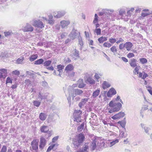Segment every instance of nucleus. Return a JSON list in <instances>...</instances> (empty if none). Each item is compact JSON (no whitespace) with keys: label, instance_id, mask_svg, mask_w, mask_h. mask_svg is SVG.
Here are the masks:
<instances>
[{"label":"nucleus","instance_id":"1","mask_svg":"<svg viewBox=\"0 0 152 152\" xmlns=\"http://www.w3.org/2000/svg\"><path fill=\"white\" fill-rule=\"evenodd\" d=\"M97 141V140L96 138L92 139L91 144L90 146L91 151H93L95 149L101 151L105 148V144L104 142L100 141V142L98 143Z\"/></svg>","mask_w":152,"mask_h":152},{"label":"nucleus","instance_id":"2","mask_svg":"<svg viewBox=\"0 0 152 152\" xmlns=\"http://www.w3.org/2000/svg\"><path fill=\"white\" fill-rule=\"evenodd\" d=\"M82 111L80 110H75L73 113L74 121L77 122H81V116Z\"/></svg>","mask_w":152,"mask_h":152},{"label":"nucleus","instance_id":"3","mask_svg":"<svg viewBox=\"0 0 152 152\" xmlns=\"http://www.w3.org/2000/svg\"><path fill=\"white\" fill-rule=\"evenodd\" d=\"M122 107V105L120 102H115L113 108L110 110L108 112L112 113L113 112L118 111L120 110Z\"/></svg>","mask_w":152,"mask_h":152},{"label":"nucleus","instance_id":"4","mask_svg":"<svg viewBox=\"0 0 152 152\" xmlns=\"http://www.w3.org/2000/svg\"><path fill=\"white\" fill-rule=\"evenodd\" d=\"M71 91V95L73 98L75 97L77 95H80L83 93V91L80 89H74L72 87L70 88Z\"/></svg>","mask_w":152,"mask_h":152},{"label":"nucleus","instance_id":"5","mask_svg":"<svg viewBox=\"0 0 152 152\" xmlns=\"http://www.w3.org/2000/svg\"><path fill=\"white\" fill-rule=\"evenodd\" d=\"M33 25L35 27H37L42 29L44 27V25L43 23L39 20H34Z\"/></svg>","mask_w":152,"mask_h":152},{"label":"nucleus","instance_id":"6","mask_svg":"<svg viewBox=\"0 0 152 152\" xmlns=\"http://www.w3.org/2000/svg\"><path fill=\"white\" fill-rule=\"evenodd\" d=\"M70 56L74 60H76L77 59L80 58L79 51L75 49L72 51Z\"/></svg>","mask_w":152,"mask_h":152},{"label":"nucleus","instance_id":"7","mask_svg":"<svg viewBox=\"0 0 152 152\" xmlns=\"http://www.w3.org/2000/svg\"><path fill=\"white\" fill-rule=\"evenodd\" d=\"M39 141L36 139L34 140L31 143V148L33 150H34L37 152L38 148V143Z\"/></svg>","mask_w":152,"mask_h":152},{"label":"nucleus","instance_id":"8","mask_svg":"<svg viewBox=\"0 0 152 152\" xmlns=\"http://www.w3.org/2000/svg\"><path fill=\"white\" fill-rule=\"evenodd\" d=\"M46 139L43 137L40 138V141L39 145V148L41 150H42L44 148L46 145Z\"/></svg>","mask_w":152,"mask_h":152},{"label":"nucleus","instance_id":"9","mask_svg":"<svg viewBox=\"0 0 152 152\" xmlns=\"http://www.w3.org/2000/svg\"><path fill=\"white\" fill-rule=\"evenodd\" d=\"M34 28L32 26L28 23H27L23 29L24 32H31L33 31Z\"/></svg>","mask_w":152,"mask_h":152},{"label":"nucleus","instance_id":"10","mask_svg":"<svg viewBox=\"0 0 152 152\" xmlns=\"http://www.w3.org/2000/svg\"><path fill=\"white\" fill-rule=\"evenodd\" d=\"M125 115V114L124 112H120L112 116L111 118L114 120L118 119L124 117Z\"/></svg>","mask_w":152,"mask_h":152},{"label":"nucleus","instance_id":"11","mask_svg":"<svg viewBox=\"0 0 152 152\" xmlns=\"http://www.w3.org/2000/svg\"><path fill=\"white\" fill-rule=\"evenodd\" d=\"M65 13L64 11H59L54 12L53 15L55 18H59L64 16Z\"/></svg>","mask_w":152,"mask_h":152},{"label":"nucleus","instance_id":"12","mask_svg":"<svg viewBox=\"0 0 152 152\" xmlns=\"http://www.w3.org/2000/svg\"><path fill=\"white\" fill-rule=\"evenodd\" d=\"M62 28H67L68 26L70 24L69 20H63L61 21L60 23Z\"/></svg>","mask_w":152,"mask_h":152},{"label":"nucleus","instance_id":"13","mask_svg":"<svg viewBox=\"0 0 152 152\" xmlns=\"http://www.w3.org/2000/svg\"><path fill=\"white\" fill-rule=\"evenodd\" d=\"M77 140L80 143H82L85 138V136L83 134L80 133L78 134L77 136Z\"/></svg>","mask_w":152,"mask_h":152},{"label":"nucleus","instance_id":"14","mask_svg":"<svg viewBox=\"0 0 152 152\" xmlns=\"http://www.w3.org/2000/svg\"><path fill=\"white\" fill-rule=\"evenodd\" d=\"M132 46V44L130 42H127L124 43L125 48L128 51L130 50Z\"/></svg>","mask_w":152,"mask_h":152},{"label":"nucleus","instance_id":"15","mask_svg":"<svg viewBox=\"0 0 152 152\" xmlns=\"http://www.w3.org/2000/svg\"><path fill=\"white\" fill-rule=\"evenodd\" d=\"M88 99V98H86L82 99L81 100L80 102L78 104V106L81 109L82 107L86 103Z\"/></svg>","mask_w":152,"mask_h":152},{"label":"nucleus","instance_id":"16","mask_svg":"<svg viewBox=\"0 0 152 152\" xmlns=\"http://www.w3.org/2000/svg\"><path fill=\"white\" fill-rule=\"evenodd\" d=\"M102 88L104 89L108 88L111 85L110 83L107 81H104L102 84Z\"/></svg>","mask_w":152,"mask_h":152},{"label":"nucleus","instance_id":"17","mask_svg":"<svg viewBox=\"0 0 152 152\" xmlns=\"http://www.w3.org/2000/svg\"><path fill=\"white\" fill-rule=\"evenodd\" d=\"M40 130L42 132L46 133L48 132L49 129L47 126H43L41 127Z\"/></svg>","mask_w":152,"mask_h":152},{"label":"nucleus","instance_id":"18","mask_svg":"<svg viewBox=\"0 0 152 152\" xmlns=\"http://www.w3.org/2000/svg\"><path fill=\"white\" fill-rule=\"evenodd\" d=\"M136 60L134 58H132L129 64L132 67H135L137 66L136 64Z\"/></svg>","mask_w":152,"mask_h":152},{"label":"nucleus","instance_id":"19","mask_svg":"<svg viewBox=\"0 0 152 152\" xmlns=\"http://www.w3.org/2000/svg\"><path fill=\"white\" fill-rule=\"evenodd\" d=\"M86 83L91 85H93L95 83V81L94 80L90 77H88L86 81Z\"/></svg>","mask_w":152,"mask_h":152},{"label":"nucleus","instance_id":"20","mask_svg":"<svg viewBox=\"0 0 152 152\" xmlns=\"http://www.w3.org/2000/svg\"><path fill=\"white\" fill-rule=\"evenodd\" d=\"M47 117V115L44 113H41L39 115V118L42 121L45 120Z\"/></svg>","mask_w":152,"mask_h":152},{"label":"nucleus","instance_id":"21","mask_svg":"<svg viewBox=\"0 0 152 152\" xmlns=\"http://www.w3.org/2000/svg\"><path fill=\"white\" fill-rule=\"evenodd\" d=\"M78 34L75 31H72V33L69 35V36L71 37V38L72 40L74 39L76 36H77Z\"/></svg>","mask_w":152,"mask_h":152},{"label":"nucleus","instance_id":"22","mask_svg":"<svg viewBox=\"0 0 152 152\" xmlns=\"http://www.w3.org/2000/svg\"><path fill=\"white\" fill-rule=\"evenodd\" d=\"M88 148L89 147L88 144L86 143L83 145L82 148L81 149V151L82 152H89L88 151Z\"/></svg>","mask_w":152,"mask_h":152},{"label":"nucleus","instance_id":"23","mask_svg":"<svg viewBox=\"0 0 152 152\" xmlns=\"http://www.w3.org/2000/svg\"><path fill=\"white\" fill-rule=\"evenodd\" d=\"M81 144V143H80L77 140H74L72 143V144L74 146V147L77 148L79 147Z\"/></svg>","mask_w":152,"mask_h":152},{"label":"nucleus","instance_id":"24","mask_svg":"<svg viewBox=\"0 0 152 152\" xmlns=\"http://www.w3.org/2000/svg\"><path fill=\"white\" fill-rule=\"evenodd\" d=\"M104 13L105 15H110L112 14L109 12H114V10H107V9H104Z\"/></svg>","mask_w":152,"mask_h":152},{"label":"nucleus","instance_id":"25","mask_svg":"<svg viewBox=\"0 0 152 152\" xmlns=\"http://www.w3.org/2000/svg\"><path fill=\"white\" fill-rule=\"evenodd\" d=\"M98 41L100 43H102L107 40V37H101L98 39Z\"/></svg>","mask_w":152,"mask_h":152},{"label":"nucleus","instance_id":"26","mask_svg":"<svg viewBox=\"0 0 152 152\" xmlns=\"http://www.w3.org/2000/svg\"><path fill=\"white\" fill-rule=\"evenodd\" d=\"M44 62V60L42 58L39 59L34 61V64L39 65L42 64Z\"/></svg>","mask_w":152,"mask_h":152},{"label":"nucleus","instance_id":"27","mask_svg":"<svg viewBox=\"0 0 152 152\" xmlns=\"http://www.w3.org/2000/svg\"><path fill=\"white\" fill-rule=\"evenodd\" d=\"M78 40H79V44L80 45L81 47L80 48H82V47L83 46V44L82 40V38L80 35V32H79V35L78 36Z\"/></svg>","mask_w":152,"mask_h":152},{"label":"nucleus","instance_id":"28","mask_svg":"<svg viewBox=\"0 0 152 152\" xmlns=\"http://www.w3.org/2000/svg\"><path fill=\"white\" fill-rule=\"evenodd\" d=\"M73 69V67L72 65L71 64H69L66 66L65 70L67 72L68 71L72 70Z\"/></svg>","mask_w":152,"mask_h":152},{"label":"nucleus","instance_id":"29","mask_svg":"<svg viewBox=\"0 0 152 152\" xmlns=\"http://www.w3.org/2000/svg\"><path fill=\"white\" fill-rule=\"evenodd\" d=\"M100 92V90L97 89L94 91L92 94V96L94 98H95L98 96Z\"/></svg>","mask_w":152,"mask_h":152},{"label":"nucleus","instance_id":"30","mask_svg":"<svg viewBox=\"0 0 152 152\" xmlns=\"http://www.w3.org/2000/svg\"><path fill=\"white\" fill-rule=\"evenodd\" d=\"M38 56L37 55H33L29 57V61H33L37 58Z\"/></svg>","mask_w":152,"mask_h":152},{"label":"nucleus","instance_id":"31","mask_svg":"<svg viewBox=\"0 0 152 152\" xmlns=\"http://www.w3.org/2000/svg\"><path fill=\"white\" fill-rule=\"evenodd\" d=\"M23 59L24 57L21 56L17 59L16 60V63L17 64H22L23 63Z\"/></svg>","mask_w":152,"mask_h":152},{"label":"nucleus","instance_id":"32","mask_svg":"<svg viewBox=\"0 0 152 152\" xmlns=\"http://www.w3.org/2000/svg\"><path fill=\"white\" fill-rule=\"evenodd\" d=\"M38 97L39 98H40L41 100L42 99H45L47 98V96L43 94H42L41 93L39 92L38 95Z\"/></svg>","mask_w":152,"mask_h":152},{"label":"nucleus","instance_id":"33","mask_svg":"<svg viewBox=\"0 0 152 152\" xmlns=\"http://www.w3.org/2000/svg\"><path fill=\"white\" fill-rule=\"evenodd\" d=\"M52 61L50 60H47L45 61L43 63L44 66H48L51 63Z\"/></svg>","mask_w":152,"mask_h":152},{"label":"nucleus","instance_id":"34","mask_svg":"<svg viewBox=\"0 0 152 152\" xmlns=\"http://www.w3.org/2000/svg\"><path fill=\"white\" fill-rule=\"evenodd\" d=\"M64 66H62L61 65H58L57 66V69H58V71L59 72H62V69L64 68Z\"/></svg>","mask_w":152,"mask_h":152},{"label":"nucleus","instance_id":"35","mask_svg":"<svg viewBox=\"0 0 152 152\" xmlns=\"http://www.w3.org/2000/svg\"><path fill=\"white\" fill-rule=\"evenodd\" d=\"M111 51L115 54L117 52V49L116 47L115 46H113L110 48Z\"/></svg>","mask_w":152,"mask_h":152},{"label":"nucleus","instance_id":"36","mask_svg":"<svg viewBox=\"0 0 152 152\" xmlns=\"http://www.w3.org/2000/svg\"><path fill=\"white\" fill-rule=\"evenodd\" d=\"M118 123L120 124V125L122 127L125 128V127L126 125V121H119Z\"/></svg>","mask_w":152,"mask_h":152},{"label":"nucleus","instance_id":"37","mask_svg":"<svg viewBox=\"0 0 152 152\" xmlns=\"http://www.w3.org/2000/svg\"><path fill=\"white\" fill-rule=\"evenodd\" d=\"M84 127V123H83L80 126L78 127L77 130L79 131H81L83 129Z\"/></svg>","mask_w":152,"mask_h":152},{"label":"nucleus","instance_id":"38","mask_svg":"<svg viewBox=\"0 0 152 152\" xmlns=\"http://www.w3.org/2000/svg\"><path fill=\"white\" fill-rule=\"evenodd\" d=\"M140 62L142 64L147 62L148 61L147 59L145 58H141L140 59Z\"/></svg>","mask_w":152,"mask_h":152},{"label":"nucleus","instance_id":"39","mask_svg":"<svg viewBox=\"0 0 152 152\" xmlns=\"http://www.w3.org/2000/svg\"><path fill=\"white\" fill-rule=\"evenodd\" d=\"M34 106L37 107H39L40 104L41 102L37 101H34L33 102Z\"/></svg>","mask_w":152,"mask_h":152},{"label":"nucleus","instance_id":"40","mask_svg":"<svg viewBox=\"0 0 152 152\" xmlns=\"http://www.w3.org/2000/svg\"><path fill=\"white\" fill-rule=\"evenodd\" d=\"M109 91L113 95H114L116 93V91L114 88H110Z\"/></svg>","mask_w":152,"mask_h":152},{"label":"nucleus","instance_id":"41","mask_svg":"<svg viewBox=\"0 0 152 152\" xmlns=\"http://www.w3.org/2000/svg\"><path fill=\"white\" fill-rule=\"evenodd\" d=\"M56 145V144H54L48 147L47 150V152H49L52 149H53L54 148V147Z\"/></svg>","mask_w":152,"mask_h":152},{"label":"nucleus","instance_id":"42","mask_svg":"<svg viewBox=\"0 0 152 152\" xmlns=\"http://www.w3.org/2000/svg\"><path fill=\"white\" fill-rule=\"evenodd\" d=\"M112 46V45L108 42H105L103 44V46L105 47L110 48Z\"/></svg>","mask_w":152,"mask_h":152},{"label":"nucleus","instance_id":"43","mask_svg":"<svg viewBox=\"0 0 152 152\" xmlns=\"http://www.w3.org/2000/svg\"><path fill=\"white\" fill-rule=\"evenodd\" d=\"M119 142L118 139H116L115 140L113 141L110 142V147H111L114 145L116 143L118 142Z\"/></svg>","mask_w":152,"mask_h":152},{"label":"nucleus","instance_id":"44","mask_svg":"<svg viewBox=\"0 0 152 152\" xmlns=\"http://www.w3.org/2000/svg\"><path fill=\"white\" fill-rule=\"evenodd\" d=\"M135 68L133 71V73L134 75L138 74L139 73V69L138 68L137 66L135 67Z\"/></svg>","mask_w":152,"mask_h":152},{"label":"nucleus","instance_id":"45","mask_svg":"<svg viewBox=\"0 0 152 152\" xmlns=\"http://www.w3.org/2000/svg\"><path fill=\"white\" fill-rule=\"evenodd\" d=\"M143 129L145 130V132L148 134L149 135V131L150 129L147 126H144Z\"/></svg>","mask_w":152,"mask_h":152},{"label":"nucleus","instance_id":"46","mask_svg":"<svg viewBox=\"0 0 152 152\" xmlns=\"http://www.w3.org/2000/svg\"><path fill=\"white\" fill-rule=\"evenodd\" d=\"M95 32L98 35H100L101 33V29L100 28H98L96 29L95 30Z\"/></svg>","mask_w":152,"mask_h":152},{"label":"nucleus","instance_id":"47","mask_svg":"<svg viewBox=\"0 0 152 152\" xmlns=\"http://www.w3.org/2000/svg\"><path fill=\"white\" fill-rule=\"evenodd\" d=\"M12 74L15 75H19L20 74V72L17 70H14L12 72Z\"/></svg>","mask_w":152,"mask_h":152},{"label":"nucleus","instance_id":"48","mask_svg":"<svg viewBox=\"0 0 152 152\" xmlns=\"http://www.w3.org/2000/svg\"><path fill=\"white\" fill-rule=\"evenodd\" d=\"M7 150V147L5 145H4L0 151V152H6Z\"/></svg>","mask_w":152,"mask_h":152},{"label":"nucleus","instance_id":"49","mask_svg":"<svg viewBox=\"0 0 152 152\" xmlns=\"http://www.w3.org/2000/svg\"><path fill=\"white\" fill-rule=\"evenodd\" d=\"M109 41L111 43L113 44L116 42V39L115 38H111L109 39Z\"/></svg>","mask_w":152,"mask_h":152},{"label":"nucleus","instance_id":"50","mask_svg":"<svg viewBox=\"0 0 152 152\" xmlns=\"http://www.w3.org/2000/svg\"><path fill=\"white\" fill-rule=\"evenodd\" d=\"M94 77H95V78L96 79L97 81L99 82V79L100 77L98 73H95Z\"/></svg>","mask_w":152,"mask_h":152},{"label":"nucleus","instance_id":"51","mask_svg":"<svg viewBox=\"0 0 152 152\" xmlns=\"http://www.w3.org/2000/svg\"><path fill=\"white\" fill-rule=\"evenodd\" d=\"M68 34L65 32H63L62 33L61 37V39H63Z\"/></svg>","mask_w":152,"mask_h":152},{"label":"nucleus","instance_id":"52","mask_svg":"<svg viewBox=\"0 0 152 152\" xmlns=\"http://www.w3.org/2000/svg\"><path fill=\"white\" fill-rule=\"evenodd\" d=\"M124 131H120V137H121L122 138L125 137L126 136L124 135Z\"/></svg>","mask_w":152,"mask_h":152},{"label":"nucleus","instance_id":"53","mask_svg":"<svg viewBox=\"0 0 152 152\" xmlns=\"http://www.w3.org/2000/svg\"><path fill=\"white\" fill-rule=\"evenodd\" d=\"M134 56V55L132 53H130L127 55V57L128 58H131Z\"/></svg>","mask_w":152,"mask_h":152},{"label":"nucleus","instance_id":"54","mask_svg":"<svg viewBox=\"0 0 152 152\" xmlns=\"http://www.w3.org/2000/svg\"><path fill=\"white\" fill-rule=\"evenodd\" d=\"M12 80L10 79V78L9 77H8L7 78L6 81V84L10 83H12Z\"/></svg>","mask_w":152,"mask_h":152},{"label":"nucleus","instance_id":"55","mask_svg":"<svg viewBox=\"0 0 152 152\" xmlns=\"http://www.w3.org/2000/svg\"><path fill=\"white\" fill-rule=\"evenodd\" d=\"M125 11L123 10L122 9H121L119 12V14L121 16L123 15L125 13Z\"/></svg>","mask_w":152,"mask_h":152},{"label":"nucleus","instance_id":"56","mask_svg":"<svg viewBox=\"0 0 152 152\" xmlns=\"http://www.w3.org/2000/svg\"><path fill=\"white\" fill-rule=\"evenodd\" d=\"M114 104V103L113 102V101H111L109 104V105L110 107H111L113 108Z\"/></svg>","mask_w":152,"mask_h":152},{"label":"nucleus","instance_id":"57","mask_svg":"<svg viewBox=\"0 0 152 152\" xmlns=\"http://www.w3.org/2000/svg\"><path fill=\"white\" fill-rule=\"evenodd\" d=\"M77 86V84H73L72 86H70L69 88H68V92L69 93H70L71 91H70V88L72 87V88H74V87H75Z\"/></svg>","mask_w":152,"mask_h":152},{"label":"nucleus","instance_id":"58","mask_svg":"<svg viewBox=\"0 0 152 152\" xmlns=\"http://www.w3.org/2000/svg\"><path fill=\"white\" fill-rule=\"evenodd\" d=\"M33 72V71H27L26 73L30 76H32L34 75Z\"/></svg>","mask_w":152,"mask_h":152},{"label":"nucleus","instance_id":"59","mask_svg":"<svg viewBox=\"0 0 152 152\" xmlns=\"http://www.w3.org/2000/svg\"><path fill=\"white\" fill-rule=\"evenodd\" d=\"M119 48L120 50H122L124 48H125L124 44L123 43L119 45Z\"/></svg>","mask_w":152,"mask_h":152},{"label":"nucleus","instance_id":"60","mask_svg":"<svg viewBox=\"0 0 152 152\" xmlns=\"http://www.w3.org/2000/svg\"><path fill=\"white\" fill-rule=\"evenodd\" d=\"M99 16H102L103 15V16H105L104 10H103L102 11V12H100L99 13Z\"/></svg>","mask_w":152,"mask_h":152},{"label":"nucleus","instance_id":"61","mask_svg":"<svg viewBox=\"0 0 152 152\" xmlns=\"http://www.w3.org/2000/svg\"><path fill=\"white\" fill-rule=\"evenodd\" d=\"M85 85L83 83L79 84L78 85V87L80 88H82L84 87Z\"/></svg>","mask_w":152,"mask_h":152},{"label":"nucleus","instance_id":"62","mask_svg":"<svg viewBox=\"0 0 152 152\" xmlns=\"http://www.w3.org/2000/svg\"><path fill=\"white\" fill-rule=\"evenodd\" d=\"M58 139V136H56L54 137L52 140V142H55Z\"/></svg>","mask_w":152,"mask_h":152},{"label":"nucleus","instance_id":"63","mask_svg":"<svg viewBox=\"0 0 152 152\" xmlns=\"http://www.w3.org/2000/svg\"><path fill=\"white\" fill-rule=\"evenodd\" d=\"M148 76V75H147L146 73L144 72L142 78L143 79H144L145 78Z\"/></svg>","mask_w":152,"mask_h":152},{"label":"nucleus","instance_id":"64","mask_svg":"<svg viewBox=\"0 0 152 152\" xmlns=\"http://www.w3.org/2000/svg\"><path fill=\"white\" fill-rule=\"evenodd\" d=\"M0 71L3 72L4 73H7V69H0Z\"/></svg>","mask_w":152,"mask_h":152}]
</instances>
